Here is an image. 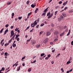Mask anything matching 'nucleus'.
<instances>
[{"mask_svg":"<svg viewBox=\"0 0 73 73\" xmlns=\"http://www.w3.org/2000/svg\"><path fill=\"white\" fill-rule=\"evenodd\" d=\"M36 20L33 23H32L31 24V27H33V28H34L36 25L37 24V22H36Z\"/></svg>","mask_w":73,"mask_h":73,"instance_id":"1","label":"nucleus"},{"mask_svg":"<svg viewBox=\"0 0 73 73\" xmlns=\"http://www.w3.org/2000/svg\"><path fill=\"white\" fill-rule=\"evenodd\" d=\"M48 41V39L47 38H46L43 41V43L44 44H46L47 42Z\"/></svg>","mask_w":73,"mask_h":73,"instance_id":"2","label":"nucleus"},{"mask_svg":"<svg viewBox=\"0 0 73 73\" xmlns=\"http://www.w3.org/2000/svg\"><path fill=\"white\" fill-rule=\"evenodd\" d=\"M50 35V32L49 31H47L46 33V36H49Z\"/></svg>","mask_w":73,"mask_h":73,"instance_id":"3","label":"nucleus"},{"mask_svg":"<svg viewBox=\"0 0 73 73\" xmlns=\"http://www.w3.org/2000/svg\"><path fill=\"white\" fill-rule=\"evenodd\" d=\"M8 32V29H7L5 31L4 33V35H6L7 32Z\"/></svg>","mask_w":73,"mask_h":73,"instance_id":"4","label":"nucleus"},{"mask_svg":"<svg viewBox=\"0 0 73 73\" xmlns=\"http://www.w3.org/2000/svg\"><path fill=\"white\" fill-rule=\"evenodd\" d=\"M32 44H36V40H32Z\"/></svg>","mask_w":73,"mask_h":73,"instance_id":"5","label":"nucleus"},{"mask_svg":"<svg viewBox=\"0 0 73 73\" xmlns=\"http://www.w3.org/2000/svg\"><path fill=\"white\" fill-rule=\"evenodd\" d=\"M58 34V32L57 31H55L54 33V34L55 35H57Z\"/></svg>","mask_w":73,"mask_h":73,"instance_id":"6","label":"nucleus"},{"mask_svg":"<svg viewBox=\"0 0 73 73\" xmlns=\"http://www.w3.org/2000/svg\"><path fill=\"white\" fill-rule=\"evenodd\" d=\"M11 35H13V36L15 35V33H14V31H13V30H12L11 31Z\"/></svg>","mask_w":73,"mask_h":73,"instance_id":"7","label":"nucleus"},{"mask_svg":"<svg viewBox=\"0 0 73 73\" xmlns=\"http://www.w3.org/2000/svg\"><path fill=\"white\" fill-rule=\"evenodd\" d=\"M68 1H66V2H64L63 4V5H64V6H65V5H66L67 3H68Z\"/></svg>","mask_w":73,"mask_h":73,"instance_id":"8","label":"nucleus"},{"mask_svg":"<svg viewBox=\"0 0 73 73\" xmlns=\"http://www.w3.org/2000/svg\"><path fill=\"white\" fill-rule=\"evenodd\" d=\"M36 5H34L33 4H32L31 5V7H32V8H34V7H36Z\"/></svg>","mask_w":73,"mask_h":73,"instance_id":"9","label":"nucleus"},{"mask_svg":"<svg viewBox=\"0 0 73 73\" xmlns=\"http://www.w3.org/2000/svg\"><path fill=\"white\" fill-rule=\"evenodd\" d=\"M62 15L64 17H66V14L64 13H62Z\"/></svg>","mask_w":73,"mask_h":73,"instance_id":"10","label":"nucleus"},{"mask_svg":"<svg viewBox=\"0 0 73 73\" xmlns=\"http://www.w3.org/2000/svg\"><path fill=\"white\" fill-rule=\"evenodd\" d=\"M48 8H49V7H48L47 9H46L44 11V13L46 12H47V11H48V10H47V9H48Z\"/></svg>","mask_w":73,"mask_h":73,"instance_id":"11","label":"nucleus"},{"mask_svg":"<svg viewBox=\"0 0 73 73\" xmlns=\"http://www.w3.org/2000/svg\"><path fill=\"white\" fill-rule=\"evenodd\" d=\"M71 62H70V61L69 60L67 62L66 64L67 65H68V64H69Z\"/></svg>","mask_w":73,"mask_h":73,"instance_id":"12","label":"nucleus"},{"mask_svg":"<svg viewBox=\"0 0 73 73\" xmlns=\"http://www.w3.org/2000/svg\"><path fill=\"white\" fill-rule=\"evenodd\" d=\"M13 46L14 48L15 47V46H16V44H13Z\"/></svg>","mask_w":73,"mask_h":73,"instance_id":"13","label":"nucleus"},{"mask_svg":"<svg viewBox=\"0 0 73 73\" xmlns=\"http://www.w3.org/2000/svg\"><path fill=\"white\" fill-rule=\"evenodd\" d=\"M32 70V68H30L28 70V71L29 72H30Z\"/></svg>","mask_w":73,"mask_h":73,"instance_id":"14","label":"nucleus"},{"mask_svg":"<svg viewBox=\"0 0 73 73\" xmlns=\"http://www.w3.org/2000/svg\"><path fill=\"white\" fill-rule=\"evenodd\" d=\"M12 38H11L9 41V43H11V42H12Z\"/></svg>","mask_w":73,"mask_h":73,"instance_id":"15","label":"nucleus"},{"mask_svg":"<svg viewBox=\"0 0 73 73\" xmlns=\"http://www.w3.org/2000/svg\"><path fill=\"white\" fill-rule=\"evenodd\" d=\"M11 2H9L7 3V5H10V4H11Z\"/></svg>","mask_w":73,"mask_h":73,"instance_id":"16","label":"nucleus"},{"mask_svg":"<svg viewBox=\"0 0 73 73\" xmlns=\"http://www.w3.org/2000/svg\"><path fill=\"white\" fill-rule=\"evenodd\" d=\"M52 17V15H51L49 16H48V19H50V18H51V17Z\"/></svg>","mask_w":73,"mask_h":73,"instance_id":"17","label":"nucleus"},{"mask_svg":"<svg viewBox=\"0 0 73 73\" xmlns=\"http://www.w3.org/2000/svg\"><path fill=\"white\" fill-rule=\"evenodd\" d=\"M31 38H32L31 37L29 39L27 40V42H29V41H31Z\"/></svg>","mask_w":73,"mask_h":73,"instance_id":"18","label":"nucleus"},{"mask_svg":"<svg viewBox=\"0 0 73 73\" xmlns=\"http://www.w3.org/2000/svg\"><path fill=\"white\" fill-rule=\"evenodd\" d=\"M36 47L37 48H38L39 47H40V44H39L38 45H36Z\"/></svg>","mask_w":73,"mask_h":73,"instance_id":"19","label":"nucleus"},{"mask_svg":"<svg viewBox=\"0 0 73 73\" xmlns=\"http://www.w3.org/2000/svg\"><path fill=\"white\" fill-rule=\"evenodd\" d=\"M13 38H12V39H13V40H14L15 39V36H16V35H13Z\"/></svg>","mask_w":73,"mask_h":73,"instance_id":"20","label":"nucleus"},{"mask_svg":"<svg viewBox=\"0 0 73 73\" xmlns=\"http://www.w3.org/2000/svg\"><path fill=\"white\" fill-rule=\"evenodd\" d=\"M9 43H8L7 44L6 43L5 44V46H7V45H9Z\"/></svg>","mask_w":73,"mask_h":73,"instance_id":"21","label":"nucleus"},{"mask_svg":"<svg viewBox=\"0 0 73 73\" xmlns=\"http://www.w3.org/2000/svg\"><path fill=\"white\" fill-rule=\"evenodd\" d=\"M4 41V39H3V40H2L1 42V45H2V44H3V41Z\"/></svg>","mask_w":73,"mask_h":73,"instance_id":"22","label":"nucleus"},{"mask_svg":"<svg viewBox=\"0 0 73 73\" xmlns=\"http://www.w3.org/2000/svg\"><path fill=\"white\" fill-rule=\"evenodd\" d=\"M31 14H32V12H31L29 13L28 15V16H30L31 15Z\"/></svg>","mask_w":73,"mask_h":73,"instance_id":"23","label":"nucleus"},{"mask_svg":"<svg viewBox=\"0 0 73 73\" xmlns=\"http://www.w3.org/2000/svg\"><path fill=\"white\" fill-rule=\"evenodd\" d=\"M50 15V12H49L47 14V16H49V15Z\"/></svg>","mask_w":73,"mask_h":73,"instance_id":"24","label":"nucleus"},{"mask_svg":"<svg viewBox=\"0 0 73 73\" xmlns=\"http://www.w3.org/2000/svg\"><path fill=\"white\" fill-rule=\"evenodd\" d=\"M21 68V66H20L18 68L19 69H17V71H19V70H20V68Z\"/></svg>","mask_w":73,"mask_h":73,"instance_id":"25","label":"nucleus"},{"mask_svg":"<svg viewBox=\"0 0 73 73\" xmlns=\"http://www.w3.org/2000/svg\"><path fill=\"white\" fill-rule=\"evenodd\" d=\"M44 55H45V54L42 53V54H41L40 56H44Z\"/></svg>","mask_w":73,"mask_h":73,"instance_id":"26","label":"nucleus"},{"mask_svg":"<svg viewBox=\"0 0 73 73\" xmlns=\"http://www.w3.org/2000/svg\"><path fill=\"white\" fill-rule=\"evenodd\" d=\"M44 25V23H42L40 25V27H43Z\"/></svg>","mask_w":73,"mask_h":73,"instance_id":"27","label":"nucleus"},{"mask_svg":"<svg viewBox=\"0 0 73 73\" xmlns=\"http://www.w3.org/2000/svg\"><path fill=\"white\" fill-rule=\"evenodd\" d=\"M62 3V1H60L58 2V4H61Z\"/></svg>","mask_w":73,"mask_h":73,"instance_id":"28","label":"nucleus"},{"mask_svg":"<svg viewBox=\"0 0 73 73\" xmlns=\"http://www.w3.org/2000/svg\"><path fill=\"white\" fill-rule=\"evenodd\" d=\"M4 30V29H2L0 31V33H1L3 32V31Z\"/></svg>","mask_w":73,"mask_h":73,"instance_id":"29","label":"nucleus"},{"mask_svg":"<svg viewBox=\"0 0 73 73\" xmlns=\"http://www.w3.org/2000/svg\"><path fill=\"white\" fill-rule=\"evenodd\" d=\"M60 18L61 19H64V17L62 15H61L60 16Z\"/></svg>","mask_w":73,"mask_h":73,"instance_id":"30","label":"nucleus"},{"mask_svg":"<svg viewBox=\"0 0 73 73\" xmlns=\"http://www.w3.org/2000/svg\"><path fill=\"white\" fill-rule=\"evenodd\" d=\"M30 1H27L26 2L27 4H28L29 3Z\"/></svg>","mask_w":73,"mask_h":73,"instance_id":"31","label":"nucleus"},{"mask_svg":"<svg viewBox=\"0 0 73 73\" xmlns=\"http://www.w3.org/2000/svg\"><path fill=\"white\" fill-rule=\"evenodd\" d=\"M2 71H4L5 70V68L3 67L2 68Z\"/></svg>","mask_w":73,"mask_h":73,"instance_id":"32","label":"nucleus"},{"mask_svg":"<svg viewBox=\"0 0 73 73\" xmlns=\"http://www.w3.org/2000/svg\"><path fill=\"white\" fill-rule=\"evenodd\" d=\"M9 26V24L6 25L5 26L6 28H7V27H8Z\"/></svg>","mask_w":73,"mask_h":73,"instance_id":"33","label":"nucleus"},{"mask_svg":"<svg viewBox=\"0 0 73 73\" xmlns=\"http://www.w3.org/2000/svg\"><path fill=\"white\" fill-rule=\"evenodd\" d=\"M57 40H58V39L56 38L54 40V42H56V41H57Z\"/></svg>","mask_w":73,"mask_h":73,"instance_id":"34","label":"nucleus"},{"mask_svg":"<svg viewBox=\"0 0 73 73\" xmlns=\"http://www.w3.org/2000/svg\"><path fill=\"white\" fill-rule=\"evenodd\" d=\"M57 14V11H56L55 12V15H56Z\"/></svg>","mask_w":73,"mask_h":73,"instance_id":"35","label":"nucleus"},{"mask_svg":"<svg viewBox=\"0 0 73 73\" xmlns=\"http://www.w3.org/2000/svg\"><path fill=\"white\" fill-rule=\"evenodd\" d=\"M42 31H41L40 32L39 34V36H40V35H41V34H42Z\"/></svg>","mask_w":73,"mask_h":73,"instance_id":"36","label":"nucleus"},{"mask_svg":"<svg viewBox=\"0 0 73 73\" xmlns=\"http://www.w3.org/2000/svg\"><path fill=\"white\" fill-rule=\"evenodd\" d=\"M19 36H20V35H16V37L17 38V37H19Z\"/></svg>","mask_w":73,"mask_h":73,"instance_id":"37","label":"nucleus"},{"mask_svg":"<svg viewBox=\"0 0 73 73\" xmlns=\"http://www.w3.org/2000/svg\"><path fill=\"white\" fill-rule=\"evenodd\" d=\"M7 52H6L5 53V56H7Z\"/></svg>","mask_w":73,"mask_h":73,"instance_id":"38","label":"nucleus"},{"mask_svg":"<svg viewBox=\"0 0 73 73\" xmlns=\"http://www.w3.org/2000/svg\"><path fill=\"white\" fill-rule=\"evenodd\" d=\"M18 30H19V29H18V28H17L15 29V31H18Z\"/></svg>","mask_w":73,"mask_h":73,"instance_id":"39","label":"nucleus"},{"mask_svg":"<svg viewBox=\"0 0 73 73\" xmlns=\"http://www.w3.org/2000/svg\"><path fill=\"white\" fill-rule=\"evenodd\" d=\"M50 56H51V55L50 54H49L48 55V57L50 58Z\"/></svg>","mask_w":73,"mask_h":73,"instance_id":"40","label":"nucleus"},{"mask_svg":"<svg viewBox=\"0 0 73 73\" xmlns=\"http://www.w3.org/2000/svg\"><path fill=\"white\" fill-rule=\"evenodd\" d=\"M51 26L52 27H53L54 26V24H53V23H52L51 24Z\"/></svg>","mask_w":73,"mask_h":73,"instance_id":"41","label":"nucleus"},{"mask_svg":"<svg viewBox=\"0 0 73 73\" xmlns=\"http://www.w3.org/2000/svg\"><path fill=\"white\" fill-rule=\"evenodd\" d=\"M17 41H19V40H20V38H17Z\"/></svg>","mask_w":73,"mask_h":73,"instance_id":"42","label":"nucleus"},{"mask_svg":"<svg viewBox=\"0 0 73 73\" xmlns=\"http://www.w3.org/2000/svg\"><path fill=\"white\" fill-rule=\"evenodd\" d=\"M29 28V27H27V29L25 30V31H27V29H28Z\"/></svg>","mask_w":73,"mask_h":73,"instance_id":"43","label":"nucleus"},{"mask_svg":"<svg viewBox=\"0 0 73 73\" xmlns=\"http://www.w3.org/2000/svg\"><path fill=\"white\" fill-rule=\"evenodd\" d=\"M45 15H46V13H43L42 14V16H43V15L45 16Z\"/></svg>","mask_w":73,"mask_h":73,"instance_id":"44","label":"nucleus"},{"mask_svg":"<svg viewBox=\"0 0 73 73\" xmlns=\"http://www.w3.org/2000/svg\"><path fill=\"white\" fill-rule=\"evenodd\" d=\"M22 19V17H19V20H21Z\"/></svg>","mask_w":73,"mask_h":73,"instance_id":"45","label":"nucleus"},{"mask_svg":"<svg viewBox=\"0 0 73 73\" xmlns=\"http://www.w3.org/2000/svg\"><path fill=\"white\" fill-rule=\"evenodd\" d=\"M39 27V25H37V26L36 27V28H38V27Z\"/></svg>","mask_w":73,"mask_h":73,"instance_id":"46","label":"nucleus"},{"mask_svg":"<svg viewBox=\"0 0 73 73\" xmlns=\"http://www.w3.org/2000/svg\"><path fill=\"white\" fill-rule=\"evenodd\" d=\"M14 15H15V14L14 13H13L12 14V16H14Z\"/></svg>","mask_w":73,"mask_h":73,"instance_id":"47","label":"nucleus"},{"mask_svg":"<svg viewBox=\"0 0 73 73\" xmlns=\"http://www.w3.org/2000/svg\"><path fill=\"white\" fill-rule=\"evenodd\" d=\"M55 50H55V49H54L53 50H52V52L53 53H54V51H55Z\"/></svg>","mask_w":73,"mask_h":73,"instance_id":"48","label":"nucleus"},{"mask_svg":"<svg viewBox=\"0 0 73 73\" xmlns=\"http://www.w3.org/2000/svg\"><path fill=\"white\" fill-rule=\"evenodd\" d=\"M34 30V29H32V30H31L30 31V32H33V31Z\"/></svg>","mask_w":73,"mask_h":73,"instance_id":"49","label":"nucleus"},{"mask_svg":"<svg viewBox=\"0 0 73 73\" xmlns=\"http://www.w3.org/2000/svg\"><path fill=\"white\" fill-rule=\"evenodd\" d=\"M40 19V18H38V19H37V20L36 21H37V23H38V22H39V20Z\"/></svg>","mask_w":73,"mask_h":73,"instance_id":"50","label":"nucleus"},{"mask_svg":"<svg viewBox=\"0 0 73 73\" xmlns=\"http://www.w3.org/2000/svg\"><path fill=\"white\" fill-rule=\"evenodd\" d=\"M65 49H66V47H65V46H64V47L63 49L62 50H65Z\"/></svg>","mask_w":73,"mask_h":73,"instance_id":"51","label":"nucleus"},{"mask_svg":"<svg viewBox=\"0 0 73 73\" xmlns=\"http://www.w3.org/2000/svg\"><path fill=\"white\" fill-rule=\"evenodd\" d=\"M44 24H48V23H47V22H46V21H45L44 22Z\"/></svg>","mask_w":73,"mask_h":73,"instance_id":"52","label":"nucleus"},{"mask_svg":"<svg viewBox=\"0 0 73 73\" xmlns=\"http://www.w3.org/2000/svg\"><path fill=\"white\" fill-rule=\"evenodd\" d=\"M64 33H61V34L60 35V36H62V35H64Z\"/></svg>","mask_w":73,"mask_h":73,"instance_id":"53","label":"nucleus"},{"mask_svg":"<svg viewBox=\"0 0 73 73\" xmlns=\"http://www.w3.org/2000/svg\"><path fill=\"white\" fill-rule=\"evenodd\" d=\"M25 57H23L22 58L21 60H24V59H25Z\"/></svg>","mask_w":73,"mask_h":73,"instance_id":"54","label":"nucleus"},{"mask_svg":"<svg viewBox=\"0 0 73 73\" xmlns=\"http://www.w3.org/2000/svg\"><path fill=\"white\" fill-rule=\"evenodd\" d=\"M60 56V54H58L56 56V57H58V56Z\"/></svg>","mask_w":73,"mask_h":73,"instance_id":"55","label":"nucleus"},{"mask_svg":"<svg viewBox=\"0 0 73 73\" xmlns=\"http://www.w3.org/2000/svg\"><path fill=\"white\" fill-rule=\"evenodd\" d=\"M66 9H68V7H66L64 9V10H66Z\"/></svg>","mask_w":73,"mask_h":73,"instance_id":"56","label":"nucleus"},{"mask_svg":"<svg viewBox=\"0 0 73 73\" xmlns=\"http://www.w3.org/2000/svg\"><path fill=\"white\" fill-rule=\"evenodd\" d=\"M50 15L53 16V12Z\"/></svg>","mask_w":73,"mask_h":73,"instance_id":"57","label":"nucleus"},{"mask_svg":"<svg viewBox=\"0 0 73 73\" xmlns=\"http://www.w3.org/2000/svg\"><path fill=\"white\" fill-rule=\"evenodd\" d=\"M13 26H12L11 27V29H13Z\"/></svg>","mask_w":73,"mask_h":73,"instance_id":"58","label":"nucleus"},{"mask_svg":"<svg viewBox=\"0 0 73 73\" xmlns=\"http://www.w3.org/2000/svg\"><path fill=\"white\" fill-rule=\"evenodd\" d=\"M9 67H8L7 68H6V70H8V69H9Z\"/></svg>","mask_w":73,"mask_h":73,"instance_id":"59","label":"nucleus"},{"mask_svg":"<svg viewBox=\"0 0 73 73\" xmlns=\"http://www.w3.org/2000/svg\"><path fill=\"white\" fill-rule=\"evenodd\" d=\"M51 63L52 64H54V62L53 61V60H52V61H51Z\"/></svg>","mask_w":73,"mask_h":73,"instance_id":"60","label":"nucleus"},{"mask_svg":"<svg viewBox=\"0 0 73 73\" xmlns=\"http://www.w3.org/2000/svg\"><path fill=\"white\" fill-rule=\"evenodd\" d=\"M35 13H37V11L36 10H35Z\"/></svg>","mask_w":73,"mask_h":73,"instance_id":"61","label":"nucleus"},{"mask_svg":"<svg viewBox=\"0 0 73 73\" xmlns=\"http://www.w3.org/2000/svg\"><path fill=\"white\" fill-rule=\"evenodd\" d=\"M71 45H73V41H72L71 42Z\"/></svg>","mask_w":73,"mask_h":73,"instance_id":"62","label":"nucleus"},{"mask_svg":"<svg viewBox=\"0 0 73 73\" xmlns=\"http://www.w3.org/2000/svg\"><path fill=\"white\" fill-rule=\"evenodd\" d=\"M17 32H18V33H20V30H18Z\"/></svg>","mask_w":73,"mask_h":73,"instance_id":"63","label":"nucleus"},{"mask_svg":"<svg viewBox=\"0 0 73 73\" xmlns=\"http://www.w3.org/2000/svg\"><path fill=\"white\" fill-rule=\"evenodd\" d=\"M69 72H70L69 70L68 71H67L66 72L67 73H69Z\"/></svg>","mask_w":73,"mask_h":73,"instance_id":"64","label":"nucleus"}]
</instances>
